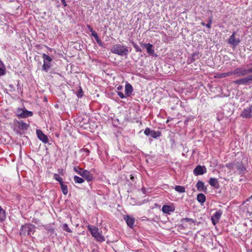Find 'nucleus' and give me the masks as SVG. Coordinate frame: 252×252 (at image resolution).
I'll return each instance as SVG.
<instances>
[{
	"label": "nucleus",
	"instance_id": "obj_1",
	"mask_svg": "<svg viewBox=\"0 0 252 252\" xmlns=\"http://www.w3.org/2000/svg\"><path fill=\"white\" fill-rule=\"evenodd\" d=\"M111 52L113 53L123 56L127 55L129 51L127 47L121 44H117L113 46L111 49Z\"/></svg>",
	"mask_w": 252,
	"mask_h": 252
},
{
	"label": "nucleus",
	"instance_id": "obj_2",
	"mask_svg": "<svg viewBox=\"0 0 252 252\" xmlns=\"http://www.w3.org/2000/svg\"><path fill=\"white\" fill-rule=\"evenodd\" d=\"M88 228L92 236L96 241L100 242H104L105 241L104 237L98 231L97 227L89 225L88 226Z\"/></svg>",
	"mask_w": 252,
	"mask_h": 252
},
{
	"label": "nucleus",
	"instance_id": "obj_3",
	"mask_svg": "<svg viewBox=\"0 0 252 252\" xmlns=\"http://www.w3.org/2000/svg\"><path fill=\"white\" fill-rule=\"evenodd\" d=\"M34 231V226L33 225L31 224H25L22 226L20 230V234L22 236L31 235L33 233Z\"/></svg>",
	"mask_w": 252,
	"mask_h": 252
},
{
	"label": "nucleus",
	"instance_id": "obj_4",
	"mask_svg": "<svg viewBox=\"0 0 252 252\" xmlns=\"http://www.w3.org/2000/svg\"><path fill=\"white\" fill-rule=\"evenodd\" d=\"M74 171L79 174L80 176L86 178L88 181H90L93 179V176L90 171L84 170L78 167L75 166L74 167Z\"/></svg>",
	"mask_w": 252,
	"mask_h": 252
},
{
	"label": "nucleus",
	"instance_id": "obj_5",
	"mask_svg": "<svg viewBox=\"0 0 252 252\" xmlns=\"http://www.w3.org/2000/svg\"><path fill=\"white\" fill-rule=\"evenodd\" d=\"M251 72H252V67L246 68L244 67H240L234 69V75L237 77L244 76Z\"/></svg>",
	"mask_w": 252,
	"mask_h": 252
},
{
	"label": "nucleus",
	"instance_id": "obj_6",
	"mask_svg": "<svg viewBox=\"0 0 252 252\" xmlns=\"http://www.w3.org/2000/svg\"><path fill=\"white\" fill-rule=\"evenodd\" d=\"M228 42L229 44L232 45L234 47H235L240 42V39L239 38H237L236 37V33L233 32L228 40Z\"/></svg>",
	"mask_w": 252,
	"mask_h": 252
},
{
	"label": "nucleus",
	"instance_id": "obj_7",
	"mask_svg": "<svg viewBox=\"0 0 252 252\" xmlns=\"http://www.w3.org/2000/svg\"><path fill=\"white\" fill-rule=\"evenodd\" d=\"M222 212L221 210H218L212 216L211 220L213 224L215 225L219 221L222 215Z\"/></svg>",
	"mask_w": 252,
	"mask_h": 252
},
{
	"label": "nucleus",
	"instance_id": "obj_8",
	"mask_svg": "<svg viewBox=\"0 0 252 252\" xmlns=\"http://www.w3.org/2000/svg\"><path fill=\"white\" fill-rule=\"evenodd\" d=\"M252 106L248 107L243 110L241 114V116L243 118H250L252 116Z\"/></svg>",
	"mask_w": 252,
	"mask_h": 252
},
{
	"label": "nucleus",
	"instance_id": "obj_9",
	"mask_svg": "<svg viewBox=\"0 0 252 252\" xmlns=\"http://www.w3.org/2000/svg\"><path fill=\"white\" fill-rule=\"evenodd\" d=\"M18 116L22 118H26L32 115V112L27 110L19 109L18 111Z\"/></svg>",
	"mask_w": 252,
	"mask_h": 252
},
{
	"label": "nucleus",
	"instance_id": "obj_10",
	"mask_svg": "<svg viewBox=\"0 0 252 252\" xmlns=\"http://www.w3.org/2000/svg\"><path fill=\"white\" fill-rule=\"evenodd\" d=\"M142 46L146 48L148 53L152 56L155 55V51L153 49V45L150 43H143ZM156 56V55H155Z\"/></svg>",
	"mask_w": 252,
	"mask_h": 252
},
{
	"label": "nucleus",
	"instance_id": "obj_11",
	"mask_svg": "<svg viewBox=\"0 0 252 252\" xmlns=\"http://www.w3.org/2000/svg\"><path fill=\"white\" fill-rule=\"evenodd\" d=\"M175 208L173 205H163L162 207V211L164 213L170 214L174 211Z\"/></svg>",
	"mask_w": 252,
	"mask_h": 252
},
{
	"label": "nucleus",
	"instance_id": "obj_12",
	"mask_svg": "<svg viewBox=\"0 0 252 252\" xmlns=\"http://www.w3.org/2000/svg\"><path fill=\"white\" fill-rule=\"evenodd\" d=\"M36 134L38 138L42 141L43 143H46L48 142V138L41 130H36Z\"/></svg>",
	"mask_w": 252,
	"mask_h": 252
},
{
	"label": "nucleus",
	"instance_id": "obj_13",
	"mask_svg": "<svg viewBox=\"0 0 252 252\" xmlns=\"http://www.w3.org/2000/svg\"><path fill=\"white\" fill-rule=\"evenodd\" d=\"M206 172V168L201 165H198L193 170V173L195 175H202Z\"/></svg>",
	"mask_w": 252,
	"mask_h": 252
},
{
	"label": "nucleus",
	"instance_id": "obj_14",
	"mask_svg": "<svg viewBox=\"0 0 252 252\" xmlns=\"http://www.w3.org/2000/svg\"><path fill=\"white\" fill-rule=\"evenodd\" d=\"M125 220L128 226L131 228L133 227L135 221L134 218L129 216H127L125 217Z\"/></svg>",
	"mask_w": 252,
	"mask_h": 252
},
{
	"label": "nucleus",
	"instance_id": "obj_15",
	"mask_svg": "<svg viewBox=\"0 0 252 252\" xmlns=\"http://www.w3.org/2000/svg\"><path fill=\"white\" fill-rule=\"evenodd\" d=\"M209 183L210 184V185L211 186H212L216 189L219 188V182L217 178H211L209 180Z\"/></svg>",
	"mask_w": 252,
	"mask_h": 252
},
{
	"label": "nucleus",
	"instance_id": "obj_16",
	"mask_svg": "<svg viewBox=\"0 0 252 252\" xmlns=\"http://www.w3.org/2000/svg\"><path fill=\"white\" fill-rule=\"evenodd\" d=\"M133 88L132 86L129 84H126L125 86V94L126 96H129L131 94Z\"/></svg>",
	"mask_w": 252,
	"mask_h": 252
},
{
	"label": "nucleus",
	"instance_id": "obj_17",
	"mask_svg": "<svg viewBox=\"0 0 252 252\" xmlns=\"http://www.w3.org/2000/svg\"><path fill=\"white\" fill-rule=\"evenodd\" d=\"M196 188L197 190L202 191H205L206 189V188L205 187L204 184L202 181H198L196 184Z\"/></svg>",
	"mask_w": 252,
	"mask_h": 252
},
{
	"label": "nucleus",
	"instance_id": "obj_18",
	"mask_svg": "<svg viewBox=\"0 0 252 252\" xmlns=\"http://www.w3.org/2000/svg\"><path fill=\"white\" fill-rule=\"evenodd\" d=\"M197 199L201 203H203L206 200L205 196L202 193H199L197 195Z\"/></svg>",
	"mask_w": 252,
	"mask_h": 252
},
{
	"label": "nucleus",
	"instance_id": "obj_19",
	"mask_svg": "<svg viewBox=\"0 0 252 252\" xmlns=\"http://www.w3.org/2000/svg\"><path fill=\"white\" fill-rule=\"evenodd\" d=\"M29 125L23 122H18V127L22 129L26 130L27 129V128L29 127Z\"/></svg>",
	"mask_w": 252,
	"mask_h": 252
},
{
	"label": "nucleus",
	"instance_id": "obj_20",
	"mask_svg": "<svg viewBox=\"0 0 252 252\" xmlns=\"http://www.w3.org/2000/svg\"><path fill=\"white\" fill-rule=\"evenodd\" d=\"M61 187L62 191L64 195H66L68 193V189L66 185H64L63 183L60 184Z\"/></svg>",
	"mask_w": 252,
	"mask_h": 252
},
{
	"label": "nucleus",
	"instance_id": "obj_21",
	"mask_svg": "<svg viewBox=\"0 0 252 252\" xmlns=\"http://www.w3.org/2000/svg\"><path fill=\"white\" fill-rule=\"evenodd\" d=\"M51 67L50 63H47V62L44 61L43 64L42 65V69L46 72H47L49 69Z\"/></svg>",
	"mask_w": 252,
	"mask_h": 252
},
{
	"label": "nucleus",
	"instance_id": "obj_22",
	"mask_svg": "<svg viewBox=\"0 0 252 252\" xmlns=\"http://www.w3.org/2000/svg\"><path fill=\"white\" fill-rule=\"evenodd\" d=\"M150 136L152 138H156L159 137L160 135V133L159 131H155V130H152L150 132Z\"/></svg>",
	"mask_w": 252,
	"mask_h": 252
},
{
	"label": "nucleus",
	"instance_id": "obj_23",
	"mask_svg": "<svg viewBox=\"0 0 252 252\" xmlns=\"http://www.w3.org/2000/svg\"><path fill=\"white\" fill-rule=\"evenodd\" d=\"M5 218V212L0 206V221L3 220Z\"/></svg>",
	"mask_w": 252,
	"mask_h": 252
},
{
	"label": "nucleus",
	"instance_id": "obj_24",
	"mask_svg": "<svg viewBox=\"0 0 252 252\" xmlns=\"http://www.w3.org/2000/svg\"><path fill=\"white\" fill-rule=\"evenodd\" d=\"M234 83L235 84H239V85H245V84H247V83H246V79H245V78H242V79H239V80H236Z\"/></svg>",
	"mask_w": 252,
	"mask_h": 252
},
{
	"label": "nucleus",
	"instance_id": "obj_25",
	"mask_svg": "<svg viewBox=\"0 0 252 252\" xmlns=\"http://www.w3.org/2000/svg\"><path fill=\"white\" fill-rule=\"evenodd\" d=\"M42 58L44 59V62L45 61V62H47V63H50V62L52 60V58L50 57L47 55L45 53L42 54Z\"/></svg>",
	"mask_w": 252,
	"mask_h": 252
},
{
	"label": "nucleus",
	"instance_id": "obj_26",
	"mask_svg": "<svg viewBox=\"0 0 252 252\" xmlns=\"http://www.w3.org/2000/svg\"><path fill=\"white\" fill-rule=\"evenodd\" d=\"M175 189L179 192H185V188L183 186H176L175 187Z\"/></svg>",
	"mask_w": 252,
	"mask_h": 252
},
{
	"label": "nucleus",
	"instance_id": "obj_27",
	"mask_svg": "<svg viewBox=\"0 0 252 252\" xmlns=\"http://www.w3.org/2000/svg\"><path fill=\"white\" fill-rule=\"evenodd\" d=\"M74 180L75 182L76 183L81 184L84 182V180L83 178L79 177L78 176H74Z\"/></svg>",
	"mask_w": 252,
	"mask_h": 252
},
{
	"label": "nucleus",
	"instance_id": "obj_28",
	"mask_svg": "<svg viewBox=\"0 0 252 252\" xmlns=\"http://www.w3.org/2000/svg\"><path fill=\"white\" fill-rule=\"evenodd\" d=\"M92 36H93L95 38L96 42L99 44H100L101 43V42H100V39H99V37L98 36V35H97V33L96 32H95L94 31V32H92Z\"/></svg>",
	"mask_w": 252,
	"mask_h": 252
},
{
	"label": "nucleus",
	"instance_id": "obj_29",
	"mask_svg": "<svg viewBox=\"0 0 252 252\" xmlns=\"http://www.w3.org/2000/svg\"><path fill=\"white\" fill-rule=\"evenodd\" d=\"M54 178L60 183V185L61 183H63V179L57 174H55L54 175Z\"/></svg>",
	"mask_w": 252,
	"mask_h": 252
},
{
	"label": "nucleus",
	"instance_id": "obj_30",
	"mask_svg": "<svg viewBox=\"0 0 252 252\" xmlns=\"http://www.w3.org/2000/svg\"><path fill=\"white\" fill-rule=\"evenodd\" d=\"M63 230L68 232H71V229L68 227V225L66 223H64L63 225Z\"/></svg>",
	"mask_w": 252,
	"mask_h": 252
},
{
	"label": "nucleus",
	"instance_id": "obj_31",
	"mask_svg": "<svg viewBox=\"0 0 252 252\" xmlns=\"http://www.w3.org/2000/svg\"><path fill=\"white\" fill-rule=\"evenodd\" d=\"M246 79V81L247 84H249L252 82V74L247 76V77H245Z\"/></svg>",
	"mask_w": 252,
	"mask_h": 252
},
{
	"label": "nucleus",
	"instance_id": "obj_32",
	"mask_svg": "<svg viewBox=\"0 0 252 252\" xmlns=\"http://www.w3.org/2000/svg\"><path fill=\"white\" fill-rule=\"evenodd\" d=\"M215 77L218 78H225V75L224 73H218L215 76Z\"/></svg>",
	"mask_w": 252,
	"mask_h": 252
},
{
	"label": "nucleus",
	"instance_id": "obj_33",
	"mask_svg": "<svg viewBox=\"0 0 252 252\" xmlns=\"http://www.w3.org/2000/svg\"><path fill=\"white\" fill-rule=\"evenodd\" d=\"M5 73V67L4 66H0V76L4 75Z\"/></svg>",
	"mask_w": 252,
	"mask_h": 252
},
{
	"label": "nucleus",
	"instance_id": "obj_34",
	"mask_svg": "<svg viewBox=\"0 0 252 252\" xmlns=\"http://www.w3.org/2000/svg\"><path fill=\"white\" fill-rule=\"evenodd\" d=\"M225 77L229 76L231 75H234V70L232 71H229L228 72H225L224 73Z\"/></svg>",
	"mask_w": 252,
	"mask_h": 252
},
{
	"label": "nucleus",
	"instance_id": "obj_35",
	"mask_svg": "<svg viewBox=\"0 0 252 252\" xmlns=\"http://www.w3.org/2000/svg\"><path fill=\"white\" fill-rule=\"evenodd\" d=\"M151 130L149 128H147L145 129V131H144V133L146 135H150L151 134Z\"/></svg>",
	"mask_w": 252,
	"mask_h": 252
},
{
	"label": "nucleus",
	"instance_id": "obj_36",
	"mask_svg": "<svg viewBox=\"0 0 252 252\" xmlns=\"http://www.w3.org/2000/svg\"><path fill=\"white\" fill-rule=\"evenodd\" d=\"M117 94L121 97V98H124L126 97V96L124 95V94L121 92H117Z\"/></svg>",
	"mask_w": 252,
	"mask_h": 252
},
{
	"label": "nucleus",
	"instance_id": "obj_37",
	"mask_svg": "<svg viewBox=\"0 0 252 252\" xmlns=\"http://www.w3.org/2000/svg\"><path fill=\"white\" fill-rule=\"evenodd\" d=\"M87 28L88 29H89V30L91 32H94V30H93V29L92 28V27L90 26V25H87Z\"/></svg>",
	"mask_w": 252,
	"mask_h": 252
},
{
	"label": "nucleus",
	"instance_id": "obj_38",
	"mask_svg": "<svg viewBox=\"0 0 252 252\" xmlns=\"http://www.w3.org/2000/svg\"><path fill=\"white\" fill-rule=\"evenodd\" d=\"M134 47L136 49L137 51H141V50L138 47L137 45H134Z\"/></svg>",
	"mask_w": 252,
	"mask_h": 252
},
{
	"label": "nucleus",
	"instance_id": "obj_39",
	"mask_svg": "<svg viewBox=\"0 0 252 252\" xmlns=\"http://www.w3.org/2000/svg\"><path fill=\"white\" fill-rule=\"evenodd\" d=\"M77 96L78 97H81L82 96V91L81 90H80V91L79 92H78V93L77 94Z\"/></svg>",
	"mask_w": 252,
	"mask_h": 252
},
{
	"label": "nucleus",
	"instance_id": "obj_40",
	"mask_svg": "<svg viewBox=\"0 0 252 252\" xmlns=\"http://www.w3.org/2000/svg\"><path fill=\"white\" fill-rule=\"evenodd\" d=\"M211 22H209L208 23H207V24L206 25V26L208 28H211Z\"/></svg>",
	"mask_w": 252,
	"mask_h": 252
},
{
	"label": "nucleus",
	"instance_id": "obj_41",
	"mask_svg": "<svg viewBox=\"0 0 252 252\" xmlns=\"http://www.w3.org/2000/svg\"><path fill=\"white\" fill-rule=\"evenodd\" d=\"M185 220H186V221H188V222L190 221H193L192 219H190V218H186Z\"/></svg>",
	"mask_w": 252,
	"mask_h": 252
},
{
	"label": "nucleus",
	"instance_id": "obj_42",
	"mask_svg": "<svg viewBox=\"0 0 252 252\" xmlns=\"http://www.w3.org/2000/svg\"><path fill=\"white\" fill-rule=\"evenodd\" d=\"M123 89V87L122 86H119L118 87H117V89L118 90H121Z\"/></svg>",
	"mask_w": 252,
	"mask_h": 252
},
{
	"label": "nucleus",
	"instance_id": "obj_43",
	"mask_svg": "<svg viewBox=\"0 0 252 252\" xmlns=\"http://www.w3.org/2000/svg\"><path fill=\"white\" fill-rule=\"evenodd\" d=\"M62 2L63 3V4L64 5V6H66V2H65V0H61Z\"/></svg>",
	"mask_w": 252,
	"mask_h": 252
},
{
	"label": "nucleus",
	"instance_id": "obj_44",
	"mask_svg": "<svg viewBox=\"0 0 252 252\" xmlns=\"http://www.w3.org/2000/svg\"><path fill=\"white\" fill-rule=\"evenodd\" d=\"M202 25H206L205 24V23H203H203H202Z\"/></svg>",
	"mask_w": 252,
	"mask_h": 252
},
{
	"label": "nucleus",
	"instance_id": "obj_45",
	"mask_svg": "<svg viewBox=\"0 0 252 252\" xmlns=\"http://www.w3.org/2000/svg\"><path fill=\"white\" fill-rule=\"evenodd\" d=\"M133 178H134V177H133V176H131V179H133Z\"/></svg>",
	"mask_w": 252,
	"mask_h": 252
},
{
	"label": "nucleus",
	"instance_id": "obj_46",
	"mask_svg": "<svg viewBox=\"0 0 252 252\" xmlns=\"http://www.w3.org/2000/svg\"><path fill=\"white\" fill-rule=\"evenodd\" d=\"M135 252H139V251H136Z\"/></svg>",
	"mask_w": 252,
	"mask_h": 252
},
{
	"label": "nucleus",
	"instance_id": "obj_47",
	"mask_svg": "<svg viewBox=\"0 0 252 252\" xmlns=\"http://www.w3.org/2000/svg\"><path fill=\"white\" fill-rule=\"evenodd\" d=\"M243 168L242 167V168H241V170H242V171H243Z\"/></svg>",
	"mask_w": 252,
	"mask_h": 252
}]
</instances>
